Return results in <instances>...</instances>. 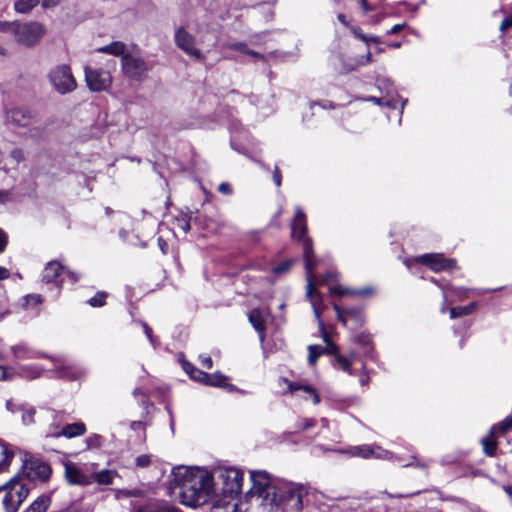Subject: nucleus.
I'll return each instance as SVG.
<instances>
[{
  "mask_svg": "<svg viewBox=\"0 0 512 512\" xmlns=\"http://www.w3.org/2000/svg\"><path fill=\"white\" fill-rule=\"evenodd\" d=\"M354 341L363 347H368L371 343V338L369 334L360 333L355 336Z\"/></svg>",
  "mask_w": 512,
  "mask_h": 512,
  "instance_id": "c03bdc74",
  "label": "nucleus"
},
{
  "mask_svg": "<svg viewBox=\"0 0 512 512\" xmlns=\"http://www.w3.org/2000/svg\"><path fill=\"white\" fill-rule=\"evenodd\" d=\"M61 272L67 273L73 282H77L80 278L78 274L70 270H66L58 261L52 260L48 262V264L44 268L42 272V280L46 283L57 282V278L59 277Z\"/></svg>",
  "mask_w": 512,
  "mask_h": 512,
  "instance_id": "2eb2a0df",
  "label": "nucleus"
},
{
  "mask_svg": "<svg viewBox=\"0 0 512 512\" xmlns=\"http://www.w3.org/2000/svg\"><path fill=\"white\" fill-rule=\"evenodd\" d=\"M481 443L483 445V451L487 456H489V457L495 456L496 450H497V443L492 438V436L483 438L481 440Z\"/></svg>",
  "mask_w": 512,
  "mask_h": 512,
  "instance_id": "473e14b6",
  "label": "nucleus"
},
{
  "mask_svg": "<svg viewBox=\"0 0 512 512\" xmlns=\"http://www.w3.org/2000/svg\"><path fill=\"white\" fill-rule=\"evenodd\" d=\"M88 448H97L100 446V436L97 434L91 435L86 439Z\"/></svg>",
  "mask_w": 512,
  "mask_h": 512,
  "instance_id": "09e8293b",
  "label": "nucleus"
},
{
  "mask_svg": "<svg viewBox=\"0 0 512 512\" xmlns=\"http://www.w3.org/2000/svg\"><path fill=\"white\" fill-rule=\"evenodd\" d=\"M30 470L31 472L29 473V476L41 481L48 480L52 472L51 467L47 463L41 461L32 462Z\"/></svg>",
  "mask_w": 512,
  "mask_h": 512,
  "instance_id": "412c9836",
  "label": "nucleus"
},
{
  "mask_svg": "<svg viewBox=\"0 0 512 512\" xmlns=\"http://www.w3.org/2000/svg\"><path fill=\"white\" fill-rule=\"evenodd\" d=\"M294 263L295 261L293 259L285 260L276 265L275 267H273L272 272L277 275L286 273L287 271L290 270Z\"/></svg>",
  "mask_w": 512,
  "mask_h": 512,
  "instance_id": "a19ab883",
  "label": "nucleus"
},
{
  "mask_svg": "<svg viewBox=\"0 0 512 512\" xmlns=\"http://www.w3.org/2000/svg\"><path fill=\"white\" fill-rule=\"evenodd\" d=\"M366 100L370 101V102H373L374 104H376L378 106H383L384 105V106H387V107L392 108V109H395L397 107V100L394 99V98L386 100V101H383L382 98L371 96V97L366 98Z\"/></svg>",
  "mask_w": 512,
  "mask_h": 512,
  "instance_id": "ea45409f",
  "label": "nucleus"
},
{
  "mask_svg": "<svg viewBox=\"0 0 512 512\" xmlns=\"http://www.w3.org/2000/svg\"><path fill=\"white\" fill-rule=\"evenodd\" d=\"M39 0H18L15 2V10L20 13L30 12Z\"/></svg>",
  "mask_w": 512,
  "mask_h": 512,
  "instance_id": "f704fd0d",
  "label": "nucleus"
},
{
  "mask_svg": "<svg viewBox=\"0 0 512 512\" xmlns=\"http://www.w3.org/2000/svg\"><path fill=\"white\" fill-rule=\"evenodd\" d=\"M281 172L278 168V166H275L274 168V172H273V181L275 183L276 186H280L281 185Z\"/></svg>",
  "mask_w": 512,
  "mask_h": 512,
  "instance_id": "4d7b16f0",
  "label": "nucleus"
},
{
  "mask_svg": "<svg viewBox=\"0 0 512 512\" xmlns=\"http://www.w3.org/2000/svg\"><path fill=\"white\" fill-rule=\"evenodd\" d=\"M3 505L7 512H17L20 506V502L15 497L10 498V491L6 490L5 496L3 498Z\"/></svg>",
  "mask_w": 512,
  "mask_h": 512,
  "instance_id": "72a5a7b5",
  "label": "nucleus"
},
{
  "mask_svg": "<svg viewBox=\"0 0 512 512\" xmlns=\"http://www.w3.org/2000/svg\"><path fill=\"white\" fill-rule=\"evenodd\" d=\"M49 78L54 89L62 95L74 91L77 87V82L72 74L71 68L65 64L59 65L51 70Z\"/></svg>",
  "mask_w": 512,
  "mask_h": 512,
  "instance_id": "0eeeda50",
  "label": "nucleus"
},
{
  "mask_svg": "<svg viewBox=\"0 0 512 512\" xmlns=\"http://www.w3.org/2000/svg\"><path fill=\"white\" fill-rule=\"evenodd\" d=\"M511 27H512V14L503 19V21L501 22V25H500V30L502 32H504Z\"/></svg>",
  "mask_w": 512,
  "mask_h": 512,
  "instance_id": "864d4df0",
  "label": "nucleus"
},
{
  "mask_svg": "<svg viewBox=\"0 0 512 512\" xmlns=\"http://www.w3.org/2000/svg\"><path fill=\"white\" fill-rule=\"evenodd\" d=\"M64 468L65 479L69 484L85 486L91 483L90 477L85 475L74 463L67 462L64 464Z\"/></svg>",
  "mask_w": 512,
  "mask_h": 512,
  "instance_id": "dca6fc26",
  "label": "nucleus"
},
{
  "mask_svg": "<svg viewBox=\"0 0 512 512\" xmlns=\"http://www.w3.org/2000/svg\"><path fill=\"white\" fill-rule=\"evenodd\" d=\"M47 508V499L39 497L24 512H46Z\"/></svg>",
  "mask_w": 512,
  "mask_h": 512,
  "instance_id": "c9c22d12",
  "label": "nucleus"
},
{
  "mask_svg": "<svg viewBox=\"0 0 512 512\" xmlns=\"http://www.w3.org/2000/svg\"><path fill=\"white\" fill-rule=\"evenodd\" d=\"M496 428H499L501 430V432H503V433L511 430L512 429V418L507 417L498 425V427H492L490 430L491 435L494 433V430Z\"/></svg>",
  "mask_w": 512,
  "mask_h": 512,
  "instance_id": "37998d69",
  "label": "nucleus"
},
{
  "mask_svg": "<svg viewBox=\"0 0 512 512\" xmlns=\"http://www.w3.org/2000/svg\"><path fill=\"white\" fill-rule=\"evenodd\" d=\"M136 512H179V510L167 504L150 503L140 506Z\"/></svg>",
  "mask_w": 512,
  "mask_h": 512,
  "instance_id": "c85d7f7f",
  "label": "nucleus"
},
{
  "mask_svg": "<svg viewBox=\"0 0 512 512\" xmlns=\"http://www.w3.org/2000/svg\"><path fill=\"white\" fill-rule=\"evenodd\" d=\"M39 418L45 421H52L46 431V437L55 438V430L63 429V426L67 424L70 415L65 411H57L54 409H41Z\"/></svg>",
  "mask_w": 512,
  "mask_h": 512,
  "instance_id": "ddd939ff",
  "label": "nucleus"
},
{
  "mask_svg": "<svg viewBox=\"0 0 512 512\" xmlns=\"http://www.w3.org/2000/svg\"><path fill=\"white\" fill-rule=\"evenodd\" d=\"M179 226L185 233H187L191 228L189 220L186 219L181 220Z\"/></svg>",
  "mask_w": 512,
  "mask_h": 512,
  "instance_id": "0e129e2a",
  "label": "nucleus"
},
{
  "mask_svg": "<svg viewBox=\"0 0 512 512\" xmlns=\"http://www.w3.org/2000/svg\"><path fill=\"white\" fill-rule=\"evenodd\" d=\"M249 322L254 329L259 333L260 341L263 342L265 339V325L262 315L259 310L254 309L249 314Z\"/></svg>",
  "mask_w": 512,
  "mask_h": 512,
  "instance_id": "393cba45",
  "label": "nucleus"
},
{
  "mask_svg": "<svg viewBox=\"0 0 512 512\" xmlns=\"http://www.w3.org/2000/svg\"><path fill=\"white\" fill-rule=\"evenodd\" d=\"M308 362L310 365H315L318 358L324 354V348L320 345H310L308 347Z\"/></svg>",
  "mask_w": 512,
  "mask_h": 512,
  "instance_id": "e433bc0d",
  "label": "nucleus"
},
{
  "mask_svg": "<svg viewBox=\"0 0 512 512\" xmlns=\"http://www.w3.org/2000/svg\"><path fill=\"white\" fill-rule=\"evenodd\" d=\"M13 458V453L9 452L6 445L0 440V472L6 470Z\"/></svg>",
  "mask_w": 512,
  "mask_h": 512,
  "instance_id": "2f4dec72",
  "label": "nucleus"
},
{
  "mask_svg": "<svg viewBox=\"0 0 512 512\" xmlns=\"http://www.w3.org/2000/svg\"><path fill=\"white\" fill-rule=\"evenodd\" d=\"M306 296L309 298L311 305L313 307V311L316 319L318 320L319 330L322 334L323 341L326 343V347L324 348V353L330 354L334 356L333 366L337 369H340L348 374H352L351 365L353 360L356 357L355 352H351L349 356H344L339 353V347L331 341L328 333L325 330L324 323L321 319V304L322 297L320 293H318L314 284L311 281V277L309 276V284L307 285Z\"/></svg>",
  "mask_w": 512,
  "mask_h": 512,
  "instance_id": "f03ea898",
  "label": "nucleus"
},
{
  "mask_svg": "<svg viewBox=\"0 0 512 512\" xmlns=\"http://www.w3.org/2000/svg\"><path fill=\"white\" fill-rule=\"evenodd\" d=\"M10 157L15 164H19L24 159V154L21 149L15 148L10 152Z\"/></svg>",
  "mask_w": 512,
  "mask_h": 512,
  "instance_id": "49530a36",
  "label": "nucleus"
},
{
  "mask_svg": "<svg viewBox=\"0 0 512 512\" xmlns=\"http://www.w3.org/2000/svg\"><path fill=\"white\" fill-rule=\"evenodd\" d=\"M132 430H144V423L142 421H132L130 424Z\"/></svg>",
  "mask_w": 512,
  "mask_h": 512,
  "instance_id": "680f3d73",
  "label": "nucleus"
},
{
  "mask_svg": "<svg viewBox=\"0 0 512 512\" xmlns=\"http://www.w3.org/2000/svg\"><path fill=\"white\" fill-rule=\"evenodd\" d=\"M136 465L140 468H146L151 463V457L149 455L143 454L139 455L135 459Z\"/></svg>",
  "mask_w": 512,
  "mask_h": 512,
  "instance_id": "a18cd8bd",
  "label": "nucleus"
},
{
  "mask_svg": "<svg viewBox=\"0 0 512 512\" xmlns=\"http://www.w3.org/2000/svg\"><path fill=\"white\" fill-rule=\"evenodd\" d=\"M313 426H315V420L314 419H307V420H305L302 429L303 430H307V429H309L310 427H313Z\"/></svg>",
  "mask_w": 512,
  "mask_h": 512,
  "instance_id": "774afa93",
  "label": "nucleus"
},
{
  "mask_svg": "<svg viewBox=\"0 0 512 512\" xmlns=\"http://www.w3.org/2000/svg\"><path fill=\"white\" fill-rule=\"evenodd\" d=\"M249 238L252 242L257 243L261 239V232L259 231H252L249 234Z\"/></svg>",
  "mask_w": 512,
  "mask_h": 512,
  "instance_id": "052dcab7",
  "label": "nucleus"
},
{
  "mask_svg": "<svg viewBox=\"0 0 512 512\" xmlns=\"http://www.w3.org/2000/svg\"><path fill=\"white\" fill-rule=\"evenodd\" d=\"M200 363L203 367L207 369H211L213 366V361L210 356L201 355L199 357Z\"/></svg>",
  "mask_w": 512,
  "mask_h": 512,
  "instance_id": "603ef678",
  "label": "nucleus"
},
{
  "mask_svg": "<svg viewBox=\"0 0 512 512\" xmlns=\"http://www.w3.org/2000/svg\"><path fill=\"white\" fill-rule=\"evenodd\" d=\"M174 42L175 45L188 56L199 61H203L205 59L202 52L195 47V37L189 33L186 28L179 27L176 29L174 34Z\"/></svg>",
  "mask_w": 512,
  "mask_h": 512,
  "instance_id": "9d476101",
  "label": "nucleus"
},
{
  "mask_svg": "<svg viewBox=\"0 0 512 512\" xmlns=\"http://www.w3.org/2000/svg\"><path fill=\"white\" fill-rule=\"evenodd\" d=\"M250 478L252 486L247 493L248 496L261 500L264 507L269 503L275 504V497L281 485L274 484L266 471H251Z\"/></svg>",
  "mask_w": 512,
  "mask_h": 512,
  "instance_id": "39448f33",
  "label": "nucleus"
},
{
  "mask_svg": "<svg viewBox=\"0 0 512 512\" xmlns=\"http://www.w3.org/2000/svg\"><path fill=\"white\" fill-rule=\"evenodd\" d=\"M8 119L15 125L27 127L33 122V115L27 108H13L8 112Z\"/></svg>",
  "mask_w": 512,
  "mask_h": 512,
  "instance_id": "a211bd4d",
  "label": "nucleus"
},
{
  "mask_svg": "<svg viewBox=\"0 0 512 512\" xmlns=\"http://www.w3.org/2000/svg\"><path fill=\"white\" fill-rule=\"evenodd\" d=\"M218 191L224 195H231L233 190L229 183L223 182L219 185Z\"/></svg>",
  "mask_w": 512,
  "mask_h": 512,
  "instance_id": "3c124183",
  "label": "nucleus"
},
{
  "mask_svg": "<svg viewBox=\"0 0 512 512\" xmlns=\"http://www.w3.org/2000/svg\"><path fill=\"white\" fill-rule=\"evenodd\" d=\"M307 233V225H306V215L301 208L296 209L295 217L292 223V235L294 237H298L299 240L303 241V255L305 262V270H306V279L307 285L309 284V276L311 277V281H314L313 270L316 266V263L313 259V245L312 240L306 237ZM314 284V282H312Z\"/></svg>",
  "mask_w": 512,
  "mask_h": 512,
  "instance_id": "20e7f679",
  "label": "nucleus"
},
{
  "mask_svg": "<svg viewBox=\"0 0 512 512\" xmlns=\"http://www.w3.org/2000/svg\"><path fill=\"white\" fill-rule=\"evenodd\" d=\"M13 355L18 359H34L39 358L41 355L35 350L31 349L25 343H19L11 347Z\"/></svg>",
  "mask_w": 512,
  "mask_h": 512,
  "instance_id": "4be33fe9",
  "label": "nucleus"
},
{
  "mask_svg": "<svg viewBox=\"0 0 512 512\" xmlns=\"http://www.w3.org/2000/svg\"><path fill=\"white\" fill-rule=\"evenodd\" d=\"M7 243H8L7 235L3 231L0 230V253H2L5 250Z\"/></svg>",
  "mask_w": 512,
  "mask_h": 512,
  "instance_id": "6e6d98bb",
  "label": "nucleus"
},
{
  "mask_svg": "<svg viewBox=\"0 0 512 512\" xmlns=\"http://www.w3.org/2000/svg\"><path fill=\"white\" fill-rule=\"evenodd\" d=\"M334 310L338 321L347 328L356 329L363 325L365 321L364 313L361 308L341 309L334 304Z\"/></svg>",
  "mask_w": 512,
  "mask_h": 512,
  "instance_id": "f8f14e48",
  "label": "nucleus"
},
{
  "mask_svg": "<svg viewBox=\"0 0 512 512\" xmlns=\"http://www.w3.org/2000/svg\"><path fill=\"white\" fill-rule=\"evenodd\" d=\"M121 66L124 75L137 82L143 81L150 70L149 65L142 57L131 53L122 56Z\"/></svg>",
  "mask_w": 512,
  "mask_h": 512,
  "instance_id": "423d86ee",
  "label": "nucleus"
},
{
  "mask_svg": "<svg viewBox=\"0 0 512 512\" xmlns=\"http://www.w3.org/2000/svg\"><path fill=\"white\" fill-rule=\"evenodd\" d=\"M84 73L87 87L93 92L104 91L111 85L112 77L106 70L101 68L93 69L90 66H85Z\"/></svg>",
  "mask_w": 512,
  "mask_h": 512,
  "instance_id": "9b49d317",
  "label": "nucleus"
},
{
  "mask_svg": "<svg viewBox=\"0 0 512 512\" xmlns=\"http://www.w3.org/2000/svg\"><path fill=\"white\" fill-rule=\"evenodd\" d=\"M289 389L293 393L297 392V391L304 392L305 394H307L308 396H310L312 398V401H313L314 404H318L320 402V397H319L318 393L310 385H302V384H298V383H290L289 384Z\"/></svg>",
  "mask_w": 512,
  "mask_h": 512,
  "instance_id": "bb28decb",
  "label": "nucleus"
},
{
  "mask_svg": "<svg viewBox=\"0 0 512 512\" xmlns=\"http://www.w3.org/2000/svg\"><path fill=\"white\" fill-rule=\"evenodd\" d=\"M218 479L222 483L224 495L234 497L242 490L243 472L236 468H228L218 471Z\"/></svg>",
  "mask_w": 512,
  "mask_h": 512,
  "instance_id": "6e6552de",
  "label": "nucleus"
},
{
  "mask_svg": "<svg viewBox=\"0 0 512 512\" xmlns=\"http://www.w3.org/2000/svg\"><path fill=\"white\" fill-rule=\"evenodd\" d=\"M143 329L150 343L155 346V339L152 334V329L148 326L147 323H143Z\"/></svg>",
  "mask_w": 512,
  "mask_h": 512,
  "instance_id": "5fc2aeb1",
  "label": "nucleus"
},
{
  "mask_svg": "<svg viewBox=\"0 0 512 512\" xmlns=\"http://www.w3.org/2000/svg\"><path fill=\"white\" fill-rule=\"evenodd\" d=\"M171 483L180 489V495L190 506L203 504L211 493L213 477L199 469L177 467L172 471Z\"/></svg>",
  "mask_w": 512,
  "mask_h": 512,
  "instance_id": "f257e3e1",
  "label": "nucleus"
},
{
  "mask_svg": "<svg viewBox=\"0 0 512 512\" xmlns=\"http://www.w3.org/2000/svg\"><path fill=\"white\" fill-rule=\"evenodd\" d=\"M20 410H23L22 413V422L25 425H30L35 422L34 417L36 415V410L33 407H29L27 409L20 408Z\"/></svg>",
  "mask_w": 512,
  "mask_h": 512,
  "instance_id": "79ce46f5",
  "label": "nucleus"
},
{
  "mask_svg": "<svg viewBox=\"0 0 512 512\" xmlns=\"http://www.w3.org/2000/svg\"><path fill=\"white\" fill-rule=\"evenodd\" d=\"M383 453H385V451H383L380 447H374L369 445H361L351 448L352 456H357L366 459L371 457L380 458L383 456Z\"/></svg>",
  "mask_w": 512,
  "mask_h": 512,
  "instance_id": "aec40b11",
  "label": "nucleus"
},
{
  "mask_svg": "<svg viewBox=\"0 0 512 512\" xmlns=\"http://www.w3.org/2000/svg\"><path fill=\"white\" fill-rule=\"evenodd\" d=\"M93 478L97 483L104 485L111 484L113 481V475L109 470H102L94 473Z\"/></svg>",
  "mask_w": 512,
  "mask_h": 512,
  "instance_id": "4c0bfd02",
  "label": "nucleus"
},
{
  "mask_svg": "<svg viewBox=\"0 0 512 512\" xmlns=\"http://www.w3.org/2000/svg\"><path fill=\"white\" fill-rule=\"evenodd\" d=\"M107 297L108 294L106 292L99 291L87 303L92 307H102L105 305Z\"/></svg>",
  "mask_w": 512,
  "mask_h": 512,
  "instance_id": "58836bf2",
  "label": "nucleus"
},
{
  "mask_svg": "<svg viewBox=\"0 0 512 512\" xmlns=\"http://www.w3.org/2000/svg\"><path fill=\"white\" fill-rule=\"evenodd\" d=\"M417 260L421 264L429 266L436 272L450 270L456 267L455 259H447L440 253L423 254L419 256Z\"/></svg>",
  "mask_w": 512,
  "mask_h": 512,
  "instance_id": "4468645a",
  "label": "nucleus"
},
{
  "mask_svg": "<svg viewBox=\"0 0 512 512\" xmlns=\"http://www.w3.org/2000/svg\"><path fill=\"white\" fill-rule=\"evenodd\" d=\"M227 47L231 50H235V51L241 52L243 54H246V55L261 59V60H265L264 55L254 51V50L249 49L246 43H243V42L229 43V44H227Z\"/></svg>",
  "mask_w": 512,
  "mask_h": 512,
  "instance_id": "c756f323",
  "label": "nucleus"
},
{
  "mask_svg": "<svg viewBox=\"0 0 512 512\" xmlns=\"http://www.w3.org/2000/svg\"><path fill=\"white\" fill-rule=\"evenodd\" d=\"M4 488L5 490L10 491V498L13 499V497H15L19 500L20 504L27 498L29 494L28 487L22 482L21 479L18 478L17 475L11 478L10 481L5 484Z\"/></svg>",
  "mask_w": 512,
  "mask_h": 512,
  "instance_id": "f3484780",
  "label": "nucleus"
},
{
  "mask_svg": "<svg viewBox=\"0 0 512 512\" xmlns=\"http://www.w3.org/2000/svg\"><path fill=\"white\" fill-rule=\"evenodd\" d=\"M17 29V22H0V31L14 33Z\"/></svg>",
  "mask_w": 512,
  "mask_h": 512,
  "instance_id": "de8ad7c7",
  "label": "nucleus"
},
{
  "mask_svg": "<svg viewBox=\"0 0 512 512\" xmlns=\"http://www.w3.org/2000/svg\"><path fill=\"white\" fill-rule=\"evenodd\" d=\"M86 432V425L83 422L67 423L63 429H57L54 432L55 438L65 437L68 439L79 437Z\"/></svg>",
  "mask_w": 512,
  "mask_h": 512,
  "instance_id": "6ab92c4d",
  "label": "nucleus"
},
{
  "mask_svg": "<svg viewBox=\"0 0 512 512\" xmlns=\"http://www.w3.org/2000/svg\"><path fill=\"white\" fill-rule=\"evenodd\" d=\"M26 300L28 302L32 301L34 304H39V303H41V296L40 295H29V296H26Z\"/></svg>",
  "mask_w": 512,
  "mask_h": 512,
  "instance_id": "338daca9",
  "label": "nucleus"
},
{
  "mask_svg": "<svg viewBox=\"0 0 512 512\" xmlns=\"http://www.w3.org/2000/svg\"><path fill=\"white\" fill-rule=\"evenodd\" d=\"M10 272L7 268L0 266V280L9 278Z\"/></svg>",
  "mask_w": 512,
  "mask_h": 512,
  "instance_id": "69168bd1",
  "label": "nucleus"
},
{
  "mask_svg": "<svg viewBox=\"0 0 512 512\" xmlns=\"http://www.w3.org/2000/svg\"><path fill=\"white\" fill-rule=\"evenodd\" d=\"M307 489L300 484H283L276 494L275 504L269 503L266 508L270 512H302L303 498Z\"/></svg>",
  "mask_w": 512,
  "mask_h": 512,
  "instance_id": "7ed1b4c3",
  "label": "nucleus"
},
{
  "mask_svg": "<svg viewBox=\"0 0 512 512\" xmlns=\"http://www.w3.org/2000/svg\"><path fill=\"white\" fill-rule=\"evenodd\" d=\"M314 105H319V106H321L324 109H327V108L334 109L336 107L331 101H328V100H325V101H322V102H313V103H311V107H313Z\"/></svg>",
  "mask_w": 512,
  "mask_h": 512,
  "instance_id": "13d9d810",
  "label": "nucleus"
},
{
  "mask_svg": "<svg viewBox=\"0 0 512 512\" xmlns=\"http://www.w3.org/2000/svg\"><path fill=\"white\" fill-rule=\"evenodd\" d=\"M182 368L193 380L205 384L208 373L198 369L186 360L182 361Z\"/></svg>",
  "mask_w": 512,
  "mask_h": 512,
  "instance_id": "b1692460",
  "label": "nucleus"
},
{
  "mask_svg": "<svg viewBox=\"0 0 512 512\" xmlns=\"http://www.w3.org/2000/svg\"><path fill=\"white\" fill-rule=\"evenodd\" d=\"M405 24H396L389 31L388 34H396L404 29Z\"/></svg>",
  "mask_w": 512,
  "mask_h": 512,
  "instance_id": "e2e57ef3",
  "label": "nucleus"
},
{
  "mask_svg": "<svg viewBox=\"0 0 512 512\" xmlns=\"http://www.w3.org/2000/svg\"><path fill=\"white\" fill-rule=\"evenodd\" d=\"M228 378L221 374L220 372H216L213 374L208 373V378H206L205 385L214 386V387H224L229 391L236 390V387L233 384L227 383Z\"/></svg>",
  "mask_w": 512,
  "mask_h": 512,
  "instance_id": "5701e85b",
  "label": "nucleus"
},
{
  "mask_svg": "<svg viewBox=\"0 0 512 512\" xmlns=\"http://www.w3.org/2000/svg\"><path fill=\"white\" fill-rule=\"evenodd\" d=\"M352 32L355 35V37L369 45V37L363 34L360 28L353 27Z\"/></svg>",
  "mask_w": 512,
  "mask_h": 512,
  "instance_id": "8fccbe9b",
  "label": "nucleus"
},
{
  "mask_svg": "<svg viewBox=\"0 0 512 512\" xmlns=\"http://www.w3.org/2000/svg\"><path fill=\"white\" fill-rule=\"evenodd\" d=\"M476 306L477 304L475 302H472L466 306L453 307L450 309V317L452 319H455L458 317L470 315L475 311Z\"/></svg>",
  "mask_w": 512,
  "mask_h": 512,
  "instance_id": "7c9ffc66",
  "label": "nucleus"
},
{
  "mask_svg": "<svg viewBox=\"0 0 512 512\" xmlns=\"http://www.w3.org/2000/svg\"><path fill=\"white\" fill-rule=\"evenodd\" d=\"M371 62H372L371 52L368 51L365 56H361V58L357 62V65H367Z\"/></svg>",
  "mask_w": 512,
  "mask_h": 512,
  "instance_id": "bf43d9fd",
  "label": "nucleus"
},
{
  "mask_svg": "<svg viewBox=\"0 0 512 512\" xmlns=\"http://www.w3.org/2000/svg\"><path fill=\"white\" fill-rule=\"evenodd\" d=\"M44 33V26L38 22L23 24L17 22V29L14 31L17 42L26 46H34L37 44Z\"/></svg>",
  "mask_w": 512,
  "mask_h": 512,
  "instance_id": "1a4fd4ad",
  "label": "nucleus"
},
{
  "mask_svg": "<svg viewBox=\"0 0 512 512\" xmlns=\"http://www.w3.org/2000/svg\"><path fill=\"white\" fill-rule=\"evenodd\" d=\"M330 293L332 295H337V296H343V295H347V294L357 295V296H365V295H368L371 293V289L364 288V289H359V290H350V289L343 288L339 285H334V286L330 287Z\"/></svg>",
  "mask_w": 512,
  "mask_h": 512,
  "instance_id": "cd10ccee",
  "label": "nucleus"
},
{
  "mask_svg": "<svg viewBox=\"0 0 512 512\" xmlns=\"http://www.w3.org/2000/svg\"><path fill=\"white\" fill-rule=\"evenodd\" d=\"M126 45L123 42L115 41L112 42L106 46L98 48V51L105 54H110L114 56H120L121 57L126 54Z\"/></svg>",
  "mask_w": 512,
  "mask_h": 512,
  "instance_id": "a878e982",
  "label": "nucleus"
}]
</instances>
